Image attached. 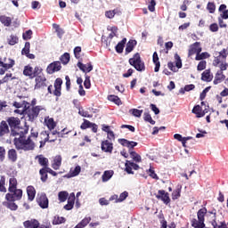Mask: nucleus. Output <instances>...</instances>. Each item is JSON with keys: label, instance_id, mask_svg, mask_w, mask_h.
<instances>
[{"label": "nucleus", "instance_id": "nucleus-1", "mask_svg": "<svg viewBox=\"0 0 228 228\" xmlns=\"http://www.w3.org/2000/svg\"><path fill=\"white\" fill-rule=\"evenodd\" d=\"M5 122L11 130V136H20V138L15 137L13 140L18 151H33L35 149V142H32L31 137L28 136L26 139L29 127H20V118L18 117H9Z\"/></svg>", "mask_w": 228, "mask_h": 228}, {"label": "nucleus", "instance_id": "nucleus-2", "mask_svg": "<svg viewBox=\"0 0 228 228\" xmlns=\"http://www.w3.org/2000/svg\"><path fill=\"white\" fill-rule=\"evenodd\" d=\"M9 192L5 194V201L2 202L4 208H7L11 211H17L19 206L15 204V201L20 200L22 199V190L21 189H12L8 191Z\"/></svg>", "mask_w": 228, "mask_h": 228}, {"label": "nucleus", "instance_id": "nucleus-3", "mask_svg": "<svg viewBox=\"0 0 228 228\" xmlns=\"http://www.w3.org/2000/svg\"><path fill=\"white\" fill-rule=\"evenodd\" d=\"M44 110V107L37 105L30 107L29 103H27L24 107V113L27 115L28 122H35L37 118H38V115H40V111Z\"/></svg>", "mask_w": 228, "mask_h": 228}, {"label": "nucleus", "instance_id": "nucleus-4", "mask_svg": "<svg viewBox=\"0 0 228 228\" xmlns=\"http://www.w3.org/2000/svg\"><path fill=\"white\" fill-rule=\"evenodd\" d=\"M206 215H208V208H202L197 212V218H192L191 220V225L194 228H204L206 227V224H204L206 220Z\"/></svg>", "mask_w": 228, "mask_h": 228}, {"label": "nucleus", "instance_id": "nucleus-5", "mask_svg": "<svg viewBox=\"0 0 228 228\" xmlns=\"http://www.w3.org/2000/svg\"><path fill=\"white\" fill-rule=\"evenodd\" d=\"M128 63L138 72H143V70H145V62L142 61V57L139 53H134L133 57L128 60Z\"/></svg>", "mask_w": 228, "mask_h": 228}, {"label": "nucleus", "instance_id": "nucleus-6", "mask_svg": "<svg viewBox=\"0 0 228 228\" xmlns=\"http://www.w3.org/2000/svg\"><path fill=\"white\" fill-rule=\"evenodd\" d=\"M210 215H214V219L211 224L214 228H228L224 215L220 214L216 216V212H209Z\"/></svg>", "mask_w": 228, "mask_h": 228}, {"label": "nucleus", "instance_id": "nucleus-7", "mask_svg": "<svg viewBox=\"0 0 228 228\" xmlns=\"http://www.w3.org/2000/svg\"><path fill=\"white\" fill-rule=\"evenodd\" d=\"M155 197L158 200H161L165 206H170V194L165 190H159Z\"/></svg>", "mask_w": 228, "mask_h": 228}, {"label": "nucleus", "instance_id": "nucleus-8", "mask_svg": "<svg viewBox=\"0 0 228 228\" xmlns=\"http://www.w3.org/2000/svg\"><path fill=\"white\" fill-rule=\"evenodd\" d=\"M35 77V90H40V88H45L47 86V78L45 77V75L40 74Z\"/></svg>", "mask_w": 228, "mask_h": 228}, {"label": "nucleus", "instance_id": "nucleus-9", "mask_svg": "<svg viewBox=\"0 0 228 228\" xmlns=\"http://www.w3.org/2000/svg\"><path fill=\"white\" fill-rule=\"evenodd\" d=\"M12 136V130L5 120L0 122V138H6Z\"/></svg>", "mask_w": 228, "mask_h": 228}, {"label": "nucleus", "instance_id": "nucleus-10", "mask_svg": "<svg viewBox=\"0 0 228 228\" xmlns=\"http://www.w3.org/2000/svg\"><path fill=\"white\" fill-rule=\"evenodd\" d=\"M37 202L42 209H47V208H49V199L45 192L37 194Z\"/></svg>", "mask_w": 228, "mask_h": 228}, {"label": "nucleus", "instance_id": "nucleus-11", "mask_svg": "<svg viewBox=\"0 0 228 228\" xmlns=\"http://www.w3.org/2000/svg\"><path fill=\"white\" fill-rule=\"evenodd\" d=\"M25 228H51L49 225L41 224L37 219L27 220L23 223Z\"/></svg>", "mask_w": 228, "mask_h": 228}, {"label": "nucleus", "instance_id": "nucleus-12", "mask_svg": "<svg viewBox=\"0 0 228 228\" xmlns=\"http://www.w3.org/2000/svg\"><path fill=\"white\" fill-rule=\"evenodd\" d=\"M133 170H140V166L131 160H126L125 172L129 175H134Z\"/></svg>", "mask_w": 228, "mask_h": 228}, {"label": "nucleus", "instance_id": "nucleus-13", "mask_svg": "<svg viewBox=\"0 0 228 228\" xmlns=\"http://www.w3.org/2000/svg\"><path fill=\"white\" fill-rule=\"evenodd\" d=\"M61 70V62L59 61L50 63L46 68L47 74H54V72H60Z\"/></svg>", "mask_w": 228, "mask_h": 228}, {"label": "nucleus", "instance_id": "nucleus-14", "mask_svg": "<svg viewBox=\"0 0 228 228\" xmlns=\"http://www.w3.org/2000/svg\"><path fill=\"white\" fill-rule=\"evenodd\" d=\"M61 85H63V80L61 77L56 78L53 84V95H55V97L61 96Z\"/></svg>", "mask_w": 228, "mask_h": 228}, {"label": "nucleus", "instance_id": "nucleus-15", "mask_svg": "<svg viewBox=\"0 0 228 228\" xmlns=\"http://www.w3.org/2000/svg\"><path fill=\"white\" fill-rule=\"evenodd\" d=\"M198 53H202V47H200V42H195L190 45L188 56H193V54L197 55Z\"/></svg>", "mask_w": 228, "mask_h": 228}, {"label": "nucleus", "instance_id": "nucleus-16", "mask_svg": "<svg viewBox=\"0 0 228 228\" xmlns=\"http://www.w3.org/2000/svg\"><path fill=\"white\" fill-rule=\"evenodd\" d=\"M77 67H78V69L85 74H88V72H92L94 70V66L92 65V62L84 64L83 62L78 61L77 63Z\"/></svg>", "mask_w": 228, "mask_h": 228}, {"label": "nucleus", "instance_id": "nucleus-17", "mask_svg": "<svg viewBox=\"0 0 228 228\" xmlns=\"http://www.w3.org/2000/svg\"><path fill=\"white\" fill-rule=\"evenodd\" d=\"M118 143L123 147H127L129 151H133V149L138 145V142L134 141H128L127 139H118Z\"/></svg>", "mask_w": 228, "mask_h": 228}, {"label": "nucleus", "instance_id": "nucleus-18", "mask_svg": "<svg viewBox=\"0 0 228 228\" xmlns=\"http://www.w3.org/2000/svg\"><path fill=\"white\" fill-rule=\"evenodd\" d=\"M101 147L103 152H109V154L113 152V142H110L108 140L102 141Z\"/></svg>", "mask_w": 228, "mask_h": 228}, {"label": "nucleus", "instance_id": "nucleus-19", "mask_svg": "<svg viewBox=\"0 0 228 228\" xmlns=\"http://www.w3.org/2000/svg\"><path fill=\"white\" fill-rule=\"evenodd\" d=\"M76 202V194L74 192L70 193L68 198V204L64 206L66 211H70L74 208V203Z\"/></svg>", "mask_w": 228, "mask_h": 228}, {"label": "nucleus", "instance_id": "nucleus-20", "mask_svg": "<svg viewBox=\"0 0 228 228\" xmlns=\"http://www.w3.org/2000/svg\"><path fill=\"white\" fill-rule=\"evenodd\" d=\"M27 195L29 202H33V200H35V197L37 195V190H35V187L33 185H28L27 187Z\"/></svg>", "mask_w": 228, "mask_h": 228}, {"label": "nucleus", "instance_id": "nucleus-21", "mask_svg": "<svg viewBox=\"0 0 228 228\" xmlns=\"http://www.w3.org/2000/svg\"><path fill=\"white\" fill-rule=\"evenodd\" d=\"M192 113L196 115L197 118H202V117H204L208 111H206V110H202V107H200V105H196L192 109Z\"/></svg>", "mask_w": 228, "mask_h": 228}, {"label": "nucleus", "instance_id": "nucleus-22", "mask_svg": "<svg viewBox=\"0 0 228 228\" xmlns=\"http://www.w3.org/2000/svg\"><path fill=\"white\" fill-rule=\"evenodd\" d=\"M136 40L134 39H130L127 43H126V47L125 49V54H129V53H133V51H134V47H136Z\"/></svg>", "mask_w": 228, "mask_h": 228}, {"label": "nucleus", "instance_id": "nucleus-23", "mask_svg": "<svg viewBox=\"0 0 228 228\" xmlns=\"http://www.w3.org/2000/svg\"><path fill=\"white\" fill-rule=\"evenodd\" d=\"M36 159H37L39 165L43 167L42 168H46L49 167V159L44 157V155L36 156Z\"/></svg>", "mask_w": 228, "mask_h": 228}, {"label": "nucleus", "instance_id": "nucleus-24", "mask_svg": "<svg viewBox=\"0 0 228 228\" xmlns=\"http://www.w3.org/2000/svg\"><path fill=\"white\" fill-rule=\"evenodd\" d=\"M126 44H127V38L124 37L120 42L116 45V53L118 54H122L124 53V47H126Z\"/></svg>", "mask_w": 228, "mask_h": 228}, {"label": "nucleus", "instance_id": "nucleus-25", "mask_svg": "<svg viewBox=\"0 0 228 228\" xmlns=\"http://www.w3.org/2000/svg\"><path fill=\"white\" fill-rule=\"evenodd\" d=\"M41 134H44V136H46V137L44 139V141L40 142V147H44V145H45V143H47V142H50V143H53V142H56V140H57L56 137L53 139H50L51 136H49V132H47V131H43L41 133Z\"/></svg>", "mask_w": 228, "mask_h": 228}, {"label": "nucleus", "instance_id": "nucleus-26", "mask_svg": "<svg viewBox=\"0 0 228 228\" xmlns=\"http://www.w3.org/2000/svg\"><path fill=\"white\" fill-rule=\"evenodd\" d=\"M201 80L209 83L213 81V74H211V69H206L201 74Z\"/></svg>", "mask_w": 228, "mask_h": 228}, {"label": "nucleus", "instance_id": "nucleus-27", "mask_svg": "<svg viewBox=\"0 0 228 228\" xmlns=\"http://www.w3.org/2000/svg\"><path fill=\"white\" fill-rule=\"evenodd\" d=\"M23 76H26V77H29V79L35 78V74L33 73V67H31L30 65L25 66L23 69Z\"/></svg>", "mask_w": 228, "mask_h": 228}, {"label": "nucleus", "instance_id": "nucleus-28", "mask_svg": "<svg viewBox=\"0 0 228 228\" xmlns=\"http://www.w3.org/2000/svg\"><path fill=\"white\" fill-rule=\"evenodd\" d=\"M223 81H225V75L222 71H217L213 81L214 85H220Z\"/></svg>", "mask_w": 228, "mask_h": 228}, {"label": "nucleus", "instance_id": "nucleus-29", "mask_svg": "<svg viewBox=\"0 0 228 228\" xmlns=\"http://www.w3.org/2000/svg\"><path fill=\"white\" fill-rule=\"evenodd\" d=\"M7 158L9 161H11L12 163H15L18 159L17 151H15V149L9 150L7 153Z\"/></svg>", "mask_w": 228, "mask_h": 228}, {"label": "nucleus", "instance_id": "nucleus-30", "mask_svg": "<svg viewBox=\"0 0 228 228\" xmlns=\"http://www.w3.org/2000/svg\"><path fill=\"white\" fill-rule=\"evenodd\" d=\"M61 160L62 159L61 155L55 156L53 159V163L52 164L53 170H60V167H61Z\"/></svg>", "mask_w": 228, "mask_h": 228}, {"label": "nucleus", "instance_id": "nucleus-31", "mask_svg": "<svg viewBox=\"0 0 228 228\" xmlns=\"http://www.w3.org/2000/svg\"><path fill=\"white\" fill-rule=\"evenodd\" d=\"M12 20H13L11 17L6 15H0V22L6 28H10V26H12Z\"/></svg>", "mask_w": 228, "mask_h": 228}, {"label": "nucleus", "instance_id": "nucleus-32", "mask_svg": "<svg viewBox=\"0 0 228 228\" xmlns=\"http://www.w3.org/2000/svg\"><path fill=\"white\" fill-rule=\"evenodd\" d=\"M128 152L130 154V158L133 159V161L135 163H142V156H140V154L133 150H128Z\"/></svg>", "mask_w": 228, "mask_h": 228}, {"label": "nucleus", "instance_id": "nucleus-33", "mask_svg": "<svg viewBox=\"0 0 228 228\" xmlns=\"http://www.w3.org/2000/svg\"><path fill=\"white\" fill-rule=\"evenodd\" d=\"M114 174H115V172L113 170L104 171V173L102 176V183H108V181H110V178L113 177Z\"/></svg>", "mask_w": 228, "mask_h": 228}, {"label": "nucleus", "instance_id": "nucleus-34", "mask_svg": "<svg viewBox=\"0 0 228 228\" xmlns=\"http://www.w3.org/2000/svg\"><path fill=\"white\" fill-rule=\"evenodd\" d=\"M45 124L48 127L49 131H53V129L56 127V122H54V118H45Z\"/></svg>", "mask_w": 228, "mask_h": 228}, {"label": "nucleus", "instance_id": "nucleus-35", "mask_svg": "<svg viewBox=\"0 0 228 228\" xmlns=\"http://www.w3.org/2000/svg\"><path fill=\"white\" fill-rule=\"evenodd\" d=\"M19 183L17 182V178L15 176H12L9 179V187L8 191L17 190Z\"/></svg>", "mask_w": 228, "mask_h": 228}, {"label": "nucleus", "instance_id": "nucleus-36", "mask_svg": "<svg viewBox=\"0 0 228 228\" xmlns=\"http://www.w3.org/2000/svg\"><path fill=\"white\" fill-rule=\"evenodd\" d=\"M6 177L4 175L0 176V192L6 193Z\"/></svg>", "mask_w": 228, "mask_h": 228}, {"label": "nucleus", "instance_id": "nucleus-37", "mask_svg": "<svg viewBox=\"0 0 228 228\" xmlns=\"http://www.w3.org/2000/svg\"><path fill=\"white\" fill-rule=\"evenodd\" d=\"M67 219L63 216H55L53 220V225H61V224H65Z\"/></svg>", "mask_w": 228, "mask_h": 228}, {"label": "nucleus", "instance_id": "nucleus-38", "mask_svg": "<svg viewBox=\"0 0 228 228\" xmlns=\"http://www.w3.org/2000/svg\"><path fill=\"white\" fill-rule=\"evenodd\" d=\"M108 101H110V102H114V104H117L118 106H120V104H122V101L120 100V98L115 94H110L108 96Z\"/></svg>", "mask_w": 228, "mask_h": 228}, {"label": "nucleus", "instance_id": "nucleus-39", "mask_svg": "<svg viewBox=\"0 0 228 228\" xmlns=\"http://www.w3.org/2000/svg\"><path fill=\"white\" fill-rule=\"evenodd\" d=\"M81 174V166H77L74 170L70 169L69 174L67 177H76Z\"/></svg>", "mask_w": 228, "mask_h": 228}, {"label": "nucleus", "instance_id": "nucleus-40", "mask_svg": "<svg viewBox=\"0 0 228 228\" xmlns=\"http://www.w3.org/2000/svg\"><path fill=\"white\" fill-rule=\"evenodd\" d=\"M40 179L42 183H47V179H49V176L47 175V169L46 168H41L39 170Z\"/></svg>", "mask_w": 228, "mask_h": 228}, {"label": "nucleus", "instance_id": "nucleus-41", "mask_svg": "<svg viewBox=\"0 0 228 228\" xmlns=\"http://www.w3.org/2000/svg\"><path fill=\"white\" fill-rule=\"evenodd\" d=\"M60 61H61L62 65H67L69 61H70V53H64L61 57Z\"/></svg>", "mask_w": 228, "mask_h": 228}, {"label": "nucleus", "instance_id": "nucleus-42", "mask_svg": "<svg viewBox=\"0 0 228 228\" xmlns=\"http://www.w3.org/2000/svg\"><path fill=\"white\" fill-rule=\"evenodd\" d=\"M58 199L60 202H65L69 199V192L66 191H60L58 193Z\"/></svg>", "mask_w": 228, "mask_h": 228}, {"label": "nucleus", "instance_id": "nucleus-43", "mask_svg": "<svg viewBox=\"0 0 228 228\" xmlns=\"http://www.w3.org/2000/svg\"><path fill=\"white\" fill-rule=\"evenodd\" d=\"M15 65V61H10L8 64H4V62L0 58V67H3V69H5V70H10Z\"/></svg>", "mask_w": 228, "mask_h": 228}, {"label": "nucleus", "instance_id": "nucleus-44", "mask_svg": "<svg viewBox=\"0 0 228 228\" xmlns=\"http://www.w3.org/2000/svg\"><path fill=\"white\" fill-rule=\"evenodd\" d=\"M209 53L208 52H204V53H198L195 60L196 61H200V60H206L207 58H209Z\"/></svg>", "mask_w": 228, "mask_h": 228}, {"label": "nucleus", "instance_id": "nucleus-45", "mask_svg": "<svg viewBox=\"0 0 228 228\" xmlns=\"http://www.w3.org/2000/svg\"><path fill=\"white\" fill-rule=\"evenodd\" d=\"M7 42L9 45H15V44H19V37L15 35H11L8 37Z\"/></svg>", "mask_w": 228, "mask_h": 228}, {"label": "nucleus", "instance_id": "nucleus-46", "mask_svg": "<svg viewBox=\"0 0 228 228\" xmlns=\"http://www.w3.org/2000/svg\"><path fill=\"white\" fill-rule=\"evenodd\" d=\"M181 186L178 187L176 190L173 191L171 197L173 200H177L181 197Z\"/></svg>", "mask_w": 228, "mask_h": 228}, {"label": "nucleus", "instance_id": "nucleus-47", "mask_svg": "<svg viewBox=\"0 0 228 228\" xmlns=\"http://www.w3.org/2000/svg\"><path fill=\"white\" fill-rule=\"evenodd\" d=\"M226 60H224V57L221 55H218L217 57H215L213 65L214 67H218L220 63H224Z\"/></svg>", "mask_w": 228, "mask_h": 228}, {"label": "nucleus", "instance_id": "nucleus-48", "mask_svg": "<svg viewBox=\"0 0 228 228\" xmlns=\"http://www.w3.org/2000/svg\"><path fill=\"white\" fill-rule=\"evenodd\" d=\"M175 60L176 69H183V61L181 60V56H179V54L175 53Z\"/></svg>", "mask_w": 228, "mask_h": 228}, {"label": "nucleus", "instance_id": "nucleus-49", "mask_svg": "<svg viewBox=\"0 0 228 228\" xmlns=\"http://www.w3.org/2000/svg\"><path fill=\"white\" fill-rule=\"evenodd\" d=\"M207 10L209 13H214L216 11V5L213 2H208L207 4Z\"/></svg>", "mask_w": 228, "mask_h": 228}, {"label": "nucleus", "instance_id": "nucleus-50", "mask_svg": "<svg viewBox=\"0 0 228 228\" xmlns=\"http://www.w3.org/2000/svg\"><path fill=\"white\" fill-rule=\"evenodd\" d=\"M65 131H66V128L62 129L61 132H58L56 130H53L52 132V134H53V136H54L55 134H58L59 138H63L64 134H69V133H70V131H69V132H65Z\"/></svg>", "mask_w": 228, "mask_h": 228}, {"label": "nucleus", "instance_id": "nucleus-51", "mask_svg": "<svg viewBox=\"0 0 228 228\" xmlns=\"http://www.w3.org/2000/svg\"><path fill=\"white\" fill-rule=\"evenodd\" d=\"M143 118L145 122H149L150 124H151V126H154V124H156V121L152 119V117L149 114V112H144Z\"/></svg>", "mask_w": 228, "mask_h": 228}, {"label": "nucleus", "instance_id": "nucleus-52", "mask_svg": "<svg viewBox=\"0 0 228 228\" xmlns=\"http://www.w3.org/2000/svg\"><path fill=\"white\" fill-rule=\"evenodd\" d=\"M53 28H55V31H56L59 38H61V37H63V34L65 33L63 31V28H60V25H58V24H53Z\"/></svg>", "mask_w": 228, "mask_h": 228}, {"label": "nucleus", "instance_id": "nucleus-53", "mask_svg": "<svg viewBox=\"0 0 228 228\" xmlns=\"http://www.w3.org/2000/svg\"><path fill=\"white\" fill-rule=\"evenodd\" d=\"M92 127V122L88 121L87 119H84V122L80 126V129L85 130Z\"/></svg>", "mask_w": 228, "mask_h": 228}, {"label": "nucleus", "instance_id": "nucleus-54", "mask_svg": "<svg viewBox=\"0 0 228 228\" xmlns=\"http://www.w3.org/2000/svg\"><path fill=\"white\" fill-rule=\"evenodd\" d=\"M32 36H33V31L29 29L22 34V38L23 40H31Z\"/></svg>", "mask_w": 228, "mask_h": 228}, {"label": "nucleus", "instance_id": "nucleus-55", "mask_svg": "<svg viewBox=\"0 0 228 228\" xmlns=\"http://www.w3.org/2000/svg\"><path fill=\"white\" fill-rule=\"evenodd\" d=\"M85 77H86V79L84 81V86H85V88H86L88 90L92 87V83L90 82V76L86 74Z\"/></svg>", "mask_w": 228, "mask_h": 228}, {"label": "nucleus", "instance_id": "nucleus-56", "mask_svg": "<svg viewBox=\"0 0 228 228\" xmlns=\"http://www.w3.org/2000/svg\"><path fill=\"white\" fill-rule=\"evenodd\" d=\"M208 65V62L206 61H200L197 66V70H206V67Z\"/></svg>", "mask_w": 228, "mask_h": 228}, {"label": "nucleus", "instance_id": "nucleus-57", "mask_svg": "<svg viewBox=\"0 0 228 228\" xmlns=\"http://www.w3.org/2000/svg\"><path fill=\"white\" fill-rule=\"evenodd\" d=\"M74 56L77 60H79L81 58V46H76L74 48Z\"/></svg>", "mask_w": 228, "mask_h": 228}, {"label": "nucleus", "instance_id": "nucleus-58", "mask_svg": "<svg viewBox=\"0 0 228 228\" xmlns=\"http://www.w3.org/2000/svg\"><path fill=\"white\" fill-rule=\"evenodd\" d=\"M30 47L31 44H29V42H26L24 48L21 50V54H25V56H27V54L29 53Z\"/></svg>", "mask_w": 228, "mask_h": 228}, {"label": "nucleus", "instance_id": "nucleus-59", "mask_svg": "<svg viewBox=\"0 0 228 228\" xmlns=\"http://www.w3.org/2000/svg\"><path fill=\"white\" fill-rule=\"evenodd\" d=\"M209 90H211V86H208L206 87L200 94V101H204V99H206V95L208 94V92H209Z\"/></svg>", "mask_w": 228, "mask_h": 228}, {"label": "nucleus", "instance_id": "nucleus-60", "mask_svg": "<svg viewBox=\"0 0 228 228\" xmlns=\"http://www.w3.org/2000/svg\"><path fill=\"white\" fill-rule=\"evenodd\" d=\"M78 115L86 118H92V115L88 114V111L85 110L84 109L78 110Z\"/></svg>", "mask_w": 228, "mask_h": 228}, {"label": "nucleus", "instance_id": "nucleus-61", "mask_svg": "<svg viewBox=\"0 0 228 228\" xmlns=\"http://www.w3.org/2000/svg\"><path fill=\"white\" fill-rule=\"evenodd\" d=\"M129 197V193L127 191H124L119 195V198L117 200V202H124L126 199Z\"/></svg>", "mask_w": 228, "mask_h": 228}, {"label": "nucleus", "instance_id": "nucleus-62", "mask_svg": "<svg viewBox=\"0 0 228 228\" xmlns=\"http://www.w3.org/2000/svg\"><path fill=\"white\" fill-rule=\"evenodd\" d=\"M115 15H117V10L105 12V17H107V19H113V17H115Z\"/></svg>", "mask_w": 228, "mask_h": 228}, {"label": "nucleus", "instance_id": "nucleus-63", "mask_svg": "<svg viewBox=\"0 0 228 228\" xmlns=\"http://www.w3.org/2000/svg\"><path fill=\"white\" fill-rule=\"evenodd\" d=\"M142 113H143V110H138V109L132 110V114L134 115V117L140 118L142 117Z\"/></svg>", "mask_w": 228, "mask_h": 228}, {"label": "nucleus", "instance_id": "nucleus-64", "mask_svg": "<svg viewBox=\"0 0 228 228\" xmlns=\"http://www.w3.org/2000/svg\"><path fill=\"white\" fill-rule=\"evenodd\" d=\"M148 10H150L151 12L156 11V0H151L148 5Z\"/></svg>", "mask_w": 228, "mask_h": 228}]
</instances>
